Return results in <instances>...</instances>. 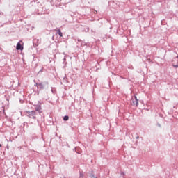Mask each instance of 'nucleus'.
<instances>
[{
    "instance_id": "1",
    "label": "nucleus",
    "mask_w": 178,
    "mask_h": 178,
    "mask_svg": "<svg viewBox=\"0 0 178 178\" xmlns=\"http://www.w3.org/2000/svg\"><path fill=\"white\" fill-rule=\"evenodd\" d=\"M131 105H133L134 106L136 107L138 106L139 102L136 95H135L134 98L131 99Z\"/></svg>"
},
{
    "instance_id": "2",
    "label": "nucleus",
    "mask_w": 178,
    "mask_h": 178,
    "mask_svg": "<svg viewBox=\"0 0 178 178\" xmlns=\"http://www.w3.org/2000/svg\"><path fill=\"white\" fill-rule=\"evenodd\" d=\"M172 66H174V67H178V56L172 59Z\"/></svg>"
},
{
    "instance_id": "3",
    "label": "nucleus",
    "mask_w": 178,
    "mask_h": 178,
    "mask_svg": "<svg viewBox=\"0 0 178 178\" xmlns=\"http://www.w3.org/2000/svg\"><path fill=\"white\" fill-rule=\"evenodd\" d=\"M26 113L29 115V118H35V111H32L31 112H26Z\"/></svg>"
},
{
    "instance_id": "4",
    "label": "nucleus",
    "mask_w": 178,
    "mask_h": 178,
    "mask_svg": "<svg viewBox=\"0 0 178 178\" xmlns=\"http://www.w3.org/2000/svg\"><path fill=\"white\" fill-rule=\"evenodd\" d=\"M16 49H17V51H23L24 49V47H22L21 42H18L17 44V47H16Z\"/></svg>"
},
{
    "instance_id": "5",
    "label": "nucleus",
    "mask_w": 178,
    "mask_h": 178,
    "mask_svg": "<svg viewBox=\"0 0 178 178\" xmlns=\"http://www.w3.org/2000/svg\"><path fill=\"white\" fill-rule=\"evenodd\" d=\"M35 111H38V112H40L42 111V108L41 106H36L35 108Z\"/></svg>"
},
{
    "instance_id": "6",
    "label": "nucleus",
    "mask_w": 178,
    "mask_h": 178,
    "mask_svg": "<svg viewBox=\"0 0 178 178\" xmlns=\"http://www.w3.org/2000/svg\"><path fill=\"white\" fill-rule=\"evenodd\" d=\"M58 35H60V37H63V33H62V31H60V30H58Z\"/></svg>"
},
{
    "instance_id": "7",
    "label": "nucleus",
    "mask_w": 178,
    "mask_h": 178,
    "mask_svg": "<svg viewBox=\"0 0 178 178\" xmlns=\"http://www.w3.org/2000/svg\"><path fill=\"white\" fill-rule=\"evenodd\" d=\"M64 120H69V116H64Z\"/></svg>"
},
{
    "instance_id": "8",
    "label": "nucleus",
    "mask_w": 178,
    "mask_h": 178,
    "mask_svg": "<svg viewBox=\"0 0 178 178\" xmlns=\"http://www.w3.org/2000/svg\"><path fill=\"white\" fill-rule=\"evenodd\" d=\"M91 177H92V178H97V176H95V175H91Z\"/></svg>"
},
{
    "instance_id": "9",
    "label": "nucleus",
    "mask_w": 178,
    "mask_h": 178,
    "mask_svg": "<svg viewBox=\"0 0 178 178\" xmlns=\"http://www.w3.org/2000/svg\"><path fill=\"white\" fill-rule=\"evenodd\" d=\"M38 86H40L41 88H43V84L40 83V84H38Z\"/></svg>"
},
{
    "instance_id": "10",
    "label": "nucleus",
    "mask_w": 178,
    "mask_h": 178,
    "mask_svg": "<svg viewBox=\"0 0 178 178\" xmlns=\"http://www.w3.org/2000/svg\"><path fill=\"white\" fill-rule=\"evenodd\" d=\"M0 147H2V144H0Z\"/></svg>"
}]
</instances>
